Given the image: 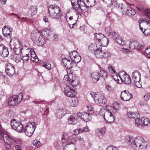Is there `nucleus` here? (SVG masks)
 <instances>
[{
	"instance_id": "7c9ffc66",
	"label": "nucleus",
	"mask_w": 150,
	"mask_h": 150,
	"mask_svg": "<svg viewBox=\"0 0 150 150\" xmlns=\"http://www.w3.org/2000/svg\"><path fill=\"white\" fill-rule=\"evenodd\" d=\"M76 146L72 143H68L62 150H76Z\"/></svg>"
},
{
	"instance_id": "052dcab7",
	"label": "nucleus",
	"mask_w": 150,
	"mask_h": 150,
	"mask_svg": "<svg viewBox=\"0 0 150 150\" xmlns=\"http://www.w3.org/2000/svg\"><path fill=\"white\" fill-rule=\"evenodd\" d=\"M134 83H135V85L138 88H141L142 87V85L140 83V81H136Z\"/></svg>"
},
{
	"instance_id": "bf43d9fd",
	"label": "nucleus",
	"mask_w": 150,
	"mask_h": 150,
	"mask_svg": "<svg viewBox=\"0 0 150 150\" xmlns=\"http://www.w3.org/2000/svg\"><path fill=\"white\" fill-rule=\"evenodd\" d=\"M78 53L76 51L74 50L71 53H69L70 56H76L77 55Z\"/></svg>"
},
{
	"instance_id": "a19ab883",
	"label": "nucleus",
	"mask_w": 150,
	"mask_h": 150,
	"mask_svg": "<svg viewBox=\"0 0 150 150\" xmlns=\"http://www.w3.org/2000/svg\"><path fill=\"white\" fill-rule=\"evenodd\" d=\"M78 100L75 99H73L70 102V105L72 107L76 106L78 105Z\"/></svg>"
},
{
	"instance_id": "6e6d98bb",
	"label": "nucleus",
	"mask_w": 150,
	"mask_h": 150,
	"mask_svg": "<svg viewBox=\"0 0 150 150\" xmlns=\"http://www.w3.org/2000/svg\"><path fill=\"white\" fill-rule=\"evenodd\" d=\"M89 131V128L87 127H84L82 128H80V133H82L83 132H87Z\"/></svg>"
},
{
	"instance_id": "ddd939ff",
	"label": "nucleus",
	"mask_w": 150,
	"mask_h": 150,
	"mask_svg": "<svg viewBox=\"0 0 150 150\" xmlns=\"http://www.w3.org/2000/svg\"><path fill=\"white\" fill-rule=\"evenodd\" d=\"M103 117L106 123H111L113 122L115 118L113 114L109 111L106 110L103 115Z\"/></svg>"
},
{
	"instance_id": "ea45409f",
	"label": "nucleus",
	"mask_w": 150,
	"mask_h": 150,
	"mask_svg": "<svg viewBox=\"0 0 150 150\" xmlns=\"http://www.w3.org/2000/svg\"><path fill=\"white\" fill-rule=\"evenodd\" d=\"M95 36L94 39L98 40V42L102 38L105 37L104 36V35L102 33L95 34Z\"/></svg>"
},
{
	"instance_id": "3c124183",
	"label": "nucleus",
	"mask_w": 150,
	"mask_h": 150,
	"mask_svg": "<svg viewBox=\"0 0 150 150\" xmlns=\"http://www.w3.org/2000/svg\"><path fill=\"white\" fill-rule=\"evenodd\" d=\"M71 20H72V21L74 22H75V20L73 19L71 16H70L67 19V21L68 24H74L72 22H71Z\"/></svg>"
},
{
	"instance_id": "0eeeda50",
	"label": "nucleus",
	"mask_w": 150,
	"mask_h": 150,
	"mask_svg": "<svg viewBox=\"0 0 150 150\" xmlns=\"http://www.w3.org/2000/svg\"><path fill=\"white\" fill-rule=\"evenodd\" d=\"M22 93H20L18 95H14L10 96L8 100V104L10 105L16 106L18 105L23 98Z\"/></svg>"
},
{
	"instance_id": "f8f14e48",
	"label": "nucleus",
	"mask_w": 150,
	"mask_h": 150,
	"mask_svg": "<svg viewBox=\"0 0 150 150\" xmlns=\"http://www.w3.org/2000/svg\"><path fill=\"white\" fill-rule=\"evenodd\" d=\"M108 70L109 72L112 74L111 76L114 80L117 83H120V80H121V77L120 76V74L122 73V71L119 72L118 74H115V71L113 67L110 65L108 67Z\"/></svg>"
},
{
	"instance_id": "72a5a7b5",
	"label": "nucleus",
	"mask_w": 150,
	"mask_h": 150,
	"mask_svg": "<svg viewBox=\"0 0 150 150\" xmlns=\"http://www.w3.org/2000/svg\"><path fill=\"white\" fill-rule=\"evenodd\" d=\"M106 129L105 127L97 129L95 130V133L99 137L100 136H103L105 134V132Z\"/></svg>"
},
{
	"instance_id": "39448f33",
	"label": "nucleus",
	"mask_w": 150,
	"mask_h": 150,
	"mask_svg": "<svg viewBox=\"0 0 150 150\" xmlns=\"http://www.w3.org/2000/svg\"><path fill=\"white\" fill-rule=\"evenodd\" d=\"M63 80L64 82H68L70 84L74 87L76 86L79 83L78 77L72 74L66 75L64 77Z\"/></svg>"
},
{
	"instance_id": "864d4df0",
	"label": "nucleus",
	"mask_w": 150,
	"mask_h": 150,
	"mask_svg": "<svg viewBox=\"0 0 150 150\" xmlns=\"http://www.w3.org/2000/svg\"><path fill=\"white\" fill-rule=\"evenodd\" d=\"M30 51L29 53L28 54V56L29 55H32L34 54L35 55V56H37L36 54H35V52L34 51V50L33 48H31L30 49Z\"/></svg>"
},
{
	"instance_id": "c03bdc74",
	"label": "nucleus",
	"mask_w": 150,
	"mask_h": 150,
	"mask_svg": "<svg viewBox=\"0 0 150 150\" xmlns=\"http://www.w3.org/2000/svg\"><path fill=\"white\" fill-rule=\"evenodd\" d=\"M33 145L36 147L38 148L41 146V143L37 139H35L33 142Z\"/></svg>"
},
{
	"instance_id": "603ef678",
	"label": "nucleus",
	"mask_w": 150,
	"mask_h": 150,
	"mask_svg": "<svg viewBox=\"0 0 150 150\" xmlns=\"http://www.w3.org/2000/svg\"><path fill=\"white\" fill-rule=\"evenodd\" d=\"M105 88L109 92H112L114 90L113 88L109 85L106 84L105 85Z\"/></svg>"
},
{
	"instance_id": "774afa93",
	"label": "nucleus",
	"mask_w": 150,
	"mask_h": 150,
	"mask_svg": "<svg viewBox=\"0 0 150 150\" xmlns=\"http://www.w3.org/2000/svg\"><path fill=\"white\" fill-rule=\"evenodd\" d=\"M15 150H22L21 147L19 145H16L15 147Z\"/></svg>"
},
{
	"instance_id": "1a4fd4ad",
	"label": "nucleus",
	"mask_w": 150,
	"mask_h": 150,
	"mask_svg": "<svg viewBox=\"0 0 150 150\" xmlns=\"http://www.w3.org/2000/svg\"><path fill=\"white\" fill-rule=\"evenodd\" d=\"M19 41L16 38H12L10 41V47L11 50L13 51L14 53L16 55H19L16 52V50H19L20 51Z\"/></svg>"
},
{
	"instance_id": "dca6fc26",
	"label": "nucleus",
	"mask_w": 150,
	"mask_h": 150,
	"mask_svg": "<svg viewBox=\"0 0 150 150\" xmlns=\"http://www.w3.org/2000/svg\"><path fill=\"white\" fill-rule=\"evenodd\" d=\"M94 100L96 104L100 105L104 104L106 102V100L103 95L100 93L96 94Z\"/></svg>"
},
{
	"instance_id": "a18cd8bd",
	"label": "nucleus",
	"mask_w": 150,
	"mask_h": 150,
	"mask_svg": "<svg viewBox=\"0 0 150 150\" xmlns=\"http://www.w3.org/2000/svg\"><path fill=\"white\" fill-rule=\"evenodd\" d=\"M143 118V125L146 126L148 125L150 123V121L147 118Z\"/></svg>"
},
{
	"instance_id": "393cba45",
	"label": "nucleus",
	"mask_w": 150,
	"mask_h": 150,
	"mask_svg": "<svg viewBox=\"0 0 150 150\" xmlns=\"http://www.w3.org/2000/svg\"><path fill=\"white\" fill-rule=\"evenodd\" d=\"M140 73L138 70L134 71L132 74V83L135 82L136 81H140Z\"/></svg>"
},
{
	"instance_id": "a878e982",
	"label": "nucleus",
	"mask_w": 150,
	"mask_h": 150,
	"mask_svg": "<svg viewBox=\"0 0 150 150\" xmlns=\"http://www.w3.org/2000/svg\"><path fill=\"white\" fill-rule=\"evenodd\" d=\"M143 45V44L142 42H138L136 41L132 42L129 45V48L132 49L136 48L137 49H141Z\"/></svg>"
},
{
	"instance_id": "69168bd1",
	"label": "nucleus",
	"mask_w": 150,
	"mask_h": 150,
	"mask_svg": "<svg viewBox=\"0 0 150 150\" xmlns=\"http://www.w3.org/2000/svg\"><path fill=\"white\" fill-rule=\"evenodd\" d=\"M150 52V47H148L145 50V52L146 54H149Z\"/></svg>"
},
{
	"instance_id": "2f4dec72",
	"label": "nucleus",
	"mask_w": 150,
	"mask_h": 150,
	"mask_svg": "<svg viewBox=\"0 0 150 150\" xmlns=\"http://www.w3.org/2000/svg\"><path fill=\"white\" fill-rule=\"evenodd\" d=\"M37 9L36 6H32L29 8L28 12V14L29 16H33L37 13Z\"/></svg>"
},
{
	"instance_id": "79ce46f5",
	"label": "nucleus",
	"mask_w": 150,
	"mask_h": 150,
	"mask_svg": "<svg viewBox=\"0 0 150 150\" xmlns=\"http://www.w3.org/2000/svg\"><path fill=\"white\" fill-rule=\"evenodd\" d=\"M103 3L107 4L108 5L110 6L113 4V0H102Z\"/></svg>"
},
{
	"instance_id": "37998d69",
	"label": "nucleus",
	"mask_w": 150,
	"mask_h": 150,
	"mask_svg": "<svg viewBox=\"0 0 150 150\" xmlns=\"http://www.w3.org/2000/svg\"><path fill=\"white\" fill-rule=\"evenodd\" d=\"M43 66L45 68L48 69H50L51 67L50 63L49 62H44Z\"/></svg>"
},
{
	"instance_id": "f03ea898",
	"label": "nucleus",
	"mask_w": 150,
	"mask_h": 150,
	"mask_svg": "<svg viewBox=\"0 0 150 150\" xmlns=\"http://www.w3.org/2000/svg\"><path fill=\"white\" fill-rule=\"evenodd\" d=\"M48 11L50 16L53 18H59L62 16L60 8L56 5H50Z\"/></svg>"
},
{
	"instance_id": "5701e85b",
	"label": "nucleus",
	"mask_w": 150,
	"mask_h": 150,
	"mask_svg": "<svg viewBox=\"0 0 150 150\" xmlns=\"http://www.w3.org/2000/svg\"><path fill=\"white\" fill-rule=\"evenodd\" d=\"M12 28L9 25H5L2 28V33L5 37H11Z\"/></svg>"
},
{
	"instance_id": "13d9d810",
	"label": "nucleus",
	"mask_w": 150,
	"mask_h": 150,
	"mask_svg": "<svg viewBox=\"0 0 150 150\" xmlns=\"http://www.w3.org/2000/svg\"><path fill=\"white\" fill-rule=\"evenodd\" d=\"M106 150H118L117 148L114 146H108Z\"/></svg>"
},
{
	"instance_id": "4c0bfd02",
	"label": "nucleus",
	"mask_w": 150,
	"mask_h": 150,
	"mask_svg": "<svg viewBox=\"0 0 150 150\" xmlns=\"http://www.w3.org/2000/svg\"><path fill=\"white\" fill-rule=\"evenodd\" d=\"M143 117L141 119H140L139 118L136 119L135 120L136 125L137 127H140L142 125H143Z\"/></svg>"
},
{
	"instance_id": "2eb2a0df",
	"label": "nucleus",
	"mask_w": 150,
	"mask_h": 150,
	"mask_svg": "<svg viewBox=\"0 0 150 150\" xmlns=\"http://www.w3.org/2000/svg\"><path fill=\"white\" fill-rule=\"evenodd\" d=\"M69 136L65 133H63L62 135L61 140L57 141L54 143V145L59 147L62 146L67 142Z\"/></svg>"
},
{
	"instance_id": "c85d7f7f",
	"label": "nucleus",
	"mask_w": 150,
	"mask_h": 150,
	"mask_svg": "<svg viewBox=\"0 0 150 150\" xmlns=\"http://www.w3.org/2000/svg\"><path fill=\"white\" fill-rule=\"evenodd\" d=\"M77 115L76 114L71 115L68 119V122L69 125H75L77 122Z\"/></svg>"
},
{
	"instance_id": "aec40b11",
	"label": "nucleus",
	"mask_w": 150,
	"mask_h": 150,
	"mask_svg": "<svg viewBox=\"0 0 150 150\" xmlns=\"http://www.w3.org/2000/svg\"><path fill=\"white\" fill-rule=\"evenodd\" d=\"M0 135L1 139L4 140L8 145L13 143L15 141L14 139L11 138L8 135L6 134H4L3 132L0 131Z\"/></svg>"
},
{
	"instance_id": "680f3d73",
	"label": "nucleus",
	"mask_w": 150,
	"mask_h": 150,
	"mask_svg": "<svg viewBox=\"0 0 150 150\" xmlns=\"http://www.w3.org/2000/svg\"><path fill=\"white\" fill-rule=\"evenodd\" d=\"M87 107L88 111H90V112H91V113L93 112V111H92V110L93 109V108L92 105H90L88 104L87 105Z\"/></svg>"
},
{
	"instance_id": "7ed1b4c3",
	"label": "nucleus",
	"mask_w": 150,
	"mask_h": 150,
	"mask_svg": "<svg viewBox=\"0 0 150 150\" xmlns=\"http://www.w3.org/2000/svg\"><path fill=\"white\" fill-rule=\"evenodd\" d=\"M73 8L76 11L81 9L82 11L84 12L87 10L88 7L83 0H71Z\"/></svg>"
},
{
	"instance_id": "4d7b16f0",
	"label": "nucleus",
	"mask_w": 150,
	"mask_h": 150,
	"mask_svg": "<svg viewBox=\"0 0 150 150\" xmlns=\"http://www.w3.org/2000/svg\"><path fill=\"white\" fill-rule=\"evenodd\" d=\"M144 99L145 100L147 101L150 98V93H146L144 96Z\"/></svg>"
},
{
	"instance_id": "b1692460",
	"label": "nucleus",
	"mask_w": 150,
	"mask_h": 150,
	"mask_svg": "<svg viewBox=\"0 0 150 150\" xmlns=\"http://www.w3.org/2000/svg\"><path fill=\"white\" fill-rule=\"evenodd\" d=\"M67 113V111L65 108H61L56 110L55 113L56 116L58 119L62 117Z\"/></svg>"
},
{
	"instance_id": "4be33fe9",
	"label": "nucleus",
	"mask_w": 150,
	"mask_h": 150,
	"mask_svg": "<svg viewBox=\"0 0 150 150\" xmlns=\"http://www.w3.org/2000/svg\"><path fill=\"white\" fill-rule=\"evenodd\" d=\"M91 114H89L86 112H83L81 113H78L77 116L79 117H81V118L85 122L91 121Z\"/></svg>"
},
{
	"instance_id": "cd10ccee",
	"label": "nucleus",
	"mask_w": 150,
	"mask_h": 150,
	"mask_svg": "<svg viewBox=\"0 0 150 150\" xmlns=\"http://www.w3.org/2000/svg\"><path fill=\"white\" fill-rule=\"evenodd\" d=\"M91 76L93 81L94 83L96 82L99 80L100 77L99 71H94L91 73Z\"/></svg>"
},
{
	"instance_id": "e2e57ef3",
	"label": "nucleus",
	"mask_w": 150,
	"mask_h": 150,
	"mask_svg": "<svg viewBox=\"0 0 150 150\" xmlns=\"http://www.w3.org/2000/svg\"><path fill=\"white\" fill-rule=\"evenodd\" d=\"M121 51L124 53L127 54L130 52V51H129L127 49L122 48L121 50Z\"/></svg>"
},
{
	"instance_id": "c9c22d12",
	"label": "nucleus",
	"mask_w": 150,
	"mask_h": 150,
	"mask_svg": "<svg viewBox=\"0 0 150 150\" xmlns=\"http://www.w3.org/2000/svg\"><path fill=\"white\" fill-rule=\"evenodd\" d=\"M143 17L144 18L150 22V11L148 9L145 10Z\"/></svg>"
},
{
	"instance_id": "9b49d317",
	"label": "nucleus",
	"mask_w": 150,
	"mask_h": 150,
	"mask_svg": "<svg viewBox=\"0 0 150 150\" xmlns=\"http://www.w3.org/2000/svg\"><path fill=\"white\" fill-rule=\"evenodd\" d=\"M32 35L33 36L32 39L36 42L38 43V45H43L45 43V40L42 35L39 33H36L34 34L32 33Z\"/></svg>"
},
{
	"instance_id": "49530a36",
	"label": "nucleus",
	"mask_w": 150,
	"mask_h": 150,
	"mask_svg": "<svg viewBox=\"0 0 150 150\" xmlns=\"http://www.w3.org/2000/svg\"><path fill=\"white\" fill-rule=\"evenodd\" d=\"M11 59L16 62H18L22 59L21 57H11Z\"/></svg>"
},
{
	"instance_id": "f257e3e1",
	"label": "nucleus",
	"mask_w": 150,
	"mask_h": 150,
	"mask_svg": "<svg viewBox=\"0 0 150 150\" xmlns=\"http://www.w3.org/2000/svg\"><path fill=\"white\" fill-rule=\"evenodd\" d=\"M129 138L128 142H131L133 147L135 150H146L147 143L144 139L140 136L134 138L128 137Z\"/></svg>"
},
{
	"instance_id": "de8ad7c7",
	"label": "nucleus",
	"mask_w": 150,
	"mask_h": 150,
	"mask_svg": "<svg viewBox=\"0 0 150 150\" xmlns=\"http://www.w3.org/2000/svg\"><path fill=\"white\" fill-rule=\"evenodd\" d=\"M72 59H74V62L76 63H78L80 62L81 59V57H72Z\"/></svg>"
},
{
	"instance_id": "f3484780",
	"label": "nucleus",
	"mask_w": 150,
	"mask_h": 150,
	"mask_svg": "<svg viewBox=\"0 0 150 150\" xmlns=\"http://www.w3.org/2000/svg\"><path fill=\"white\" fill-rule=\"evenodd\" d=\"M121 77V82L129 84L132 82V80L130 77L124 71H122V73L120 74V76Z\"/></svg>"
},
{
	"instance_id": "c756f323",
	"label": "nucleus",
	"mask_w": 150,
	"mask_h": 150,
	"mask_svg": "<svg viewBox=\"0 0 150 150\" xmlns=\"http://www.w3.org/2000/svg\"><path fill=\"white\" fill-rule=\"evenodd\" d=\"M108 40L107 38L105 36L102 38L101 39L99 40L98 42L99 43L97 44V45L99 46H101L103 47H105L107 46L109 43Z\"/></svg>"
},
{
	"instance_id": "338daca9",
	"label": "nucleus",
	"mask_w": 150,
	"mask_h": 150,
	"mask_svg": "<svg viewBox=\"0 0 150 150\" xmlns=\"http://www.w3.org/2000/svg\"><path fill=\"white\" fill-rule=\"evenodd\" d=\"M71 22H72V23H74V24H68L70 28H72L73 27L74 25L75 24L76 21H75V22H74V21H72V20H71Z\"/></svg>"
},
{
	"instance_id": "423d86ee",
	"label": "nucleus",
	"mask_w": 150,
	"mask_h": 150,
	"mask_svg": "<svg viewBox=\"0 0 150 150\" xmlns=\"http://www.w3.org/2000/svg\"><path fill=\"white\" fill-rule=\"evenodd\" d=\"M139 26L140 30L145 35H150V23L143 19L139 21Z\"/></svg>"
},
{
	"instance_id": "9d476101",
	"label": "nucleus",
	"mask_w": 150,
	"mask_h": 150,
	"mask_svg": "<svg viewBox=\"0 0 150 150\" xmlns=\"http://www.w3.org/2000/svg\"><path fill=\"white\" fill-rule=\"evenodd\" d=\"M11 125L12 128L17 132H21L23 129L22 124L18 120L15 119L12 120Z\"/></svg>"
},
{
	"instance_id": "6ab92c4d",
	"label": "nucleus",
	"mask_w": 150,
	"mask_h": 150,
	"mask_svg": "<svg viewBox=\"0 0 150 150\" xmlns=\"http://www.w3.org/2000/svg\"><path fill=\"white\" fill-rule=\"evenodd\" d=\"M5 71L7 75L11 77L15 73V68L14 65L11 63L6 65Z\"/></svg>"
},
{
	"instance_id": "f704fd0d",
	"label": "nucleus",
	"mask_w": 150,
	"mask_h": 150,
	"mask_svg": "<svg viewBox=\"0 0 150 150\" xmlns=\"http://www.w3.org/2000/svg\"><path fill=\"white\" fill-rule=\"evenodd\" d=\"M126 14L129 16H134L136 14L135 11L130 7H127L126 9Z\"/></svg>"
},
{
	"instance_id": "a211bd4d",
	"label": "nucleus",
	"mask_w": 150,
	"mask_h": 150,
	"mask_svg": "<svg viewBox=\"0 0 150 150\" xmlns=\"http://www.w3.org/2000/svg\"><path fill=\"white\" fill-rule=\"evenodd\" d=\"M132 98V95L127 91H124L121 93L120 98L122 100L124 101H129Z\"/></svg>"
},
{
	"instance_id": "473e14b6",
	"label": "nucleus",
	"mask_w": 150,
	"mask_h": 150,
	"mask_svg": "<svg viewBox=\"0 0 150 150\" xmlns=\"http://www.w3.org/2000/svg\"><path fill=\"white\" fill-rule=\"evenodd\" d=\"M127 115L129 117L135 120L140 117V115L138 113L129 112H127Z\"/></svg>"
},
{
	"instance_id": "09e8293b",
	"label": "nucleus",
	"mask_w": 150,
	"mask_h": 150,
	"mask_svg": "<svg viewBox=\"0 0 150 150\" xmlns=\"http://www.w3.org/2000/svg\"><path fill=\"white\" fill-rule=\"evenodd\" d=\"M100 76L103 78L106 77L107 76V74L106 72L104 70L100 71Z\"/></svg>"
},
{
	"instance_id": "20e7f679",
	"label": "nucleus",
	"mask_w": 150,
	"mask_h": 150,
	"mask_svg": "<svg viewBox=\"0 0 150 150\" xmlns=\"http://www.w3.org/2000/svg\"><path fill=\"white\" fill-rule=\"evenodd\" d=\"M98 47L97 45H96L95 44L91 43L90 44L88 48V50L89 51L92 53H93L96 55L98 53H100V52L105 54V55L108 56H110L113 55V54L111 52L109 51L106 50H103V51H101V49L100 47Z\"/></svg>"
},
{
	"instance_id": "8fccbe9b",
	"label": "nucleus",
	"mask_w": 150,
	"mask_h": 150,
	"mask_svg": "<svg viewBox=\"0 0 150 150\" xmlns=\"http://www.w3.org/2000/svg\"><path fill=\"white\" fill-rule=\"evenodd\" d=\"M105 32L108 35H110L111 34L112 32L111 28L110 27L106 28L105 29Z\"/></svg>"
},
{
	"instance_id": "0e129e2a",
	"label": "nucleus",
	"mask_w": 150,
	"mask_h": 150,
	"mask_svg": "<svg viewBox=\"0 0 150 150\" xmlns=\"http://www.w3.org/2000/svg\"><path fill=\"white\" fill-rule=\"evenodd\" d=\"M74 132L75 135H78L79 133H81L80 131V128L79 129H76L74 131Z\"/></svg>"
},
{
	"instance_id": "412c9836",
	"label": "nucleus",
	"mask_w": 150,
	"mask_h": 150,
	"mask_svg": "<svg viewBox=\"0 0 150 150\" xmlns=\"http://www.w3.org/2000/svg\"><path fill=\"white\" fill-rule=\"evenodd\" d=\"M64 92L65 94L68 97H74L76 95L74 90L69 86H67L64 88Z\"/></svg>"
},
{
	"instance_id": "4468645a",
	"label": "nucleus",
	"mask_w": 150,
	"mask_h": 150,
	"mask_svg": "<svg viewBox=\"0 0 150 150\" xmlns=\"http://www.w3.org/2000/svg\"><path fill=\"white\" fill-rule=\"evenodd\" d=\"M71 57H68V58L65 57L62 59V62L64 64L67 69H69L74 66V60Z\"/></svg>"
},
{
	"instance_id": "58836bf2",
	"label": "nucleus",
	"mask_w": 150,
	"mask_h": 150,
	"mask_svg": "<svg viewBox=\"0 0 150 150\" xmlns=\"http://www.w3.org/2000/svg\"><path fill=\"white\" fill-rule=\"evenodd\" d=\"M76 141L80 145H83L84 142L83 138L80 136H79L76 138Z\"/></svg>"
},
{
	"instance_id": "6e6552de",
	"label": "nucleus",
	"mask_w": 150,
	"mask_h": 150,
	"mask_svg": "<svg viewBox=\"0 0 150 150\" xmlns=\"http://www.w3.org/2000/svg\"><path fill=\"white\" fill-rule=\"evenodd\" d=\"M37 125L35 122L28 123L25 128V132L26 135L29 137H31L33 134Z\"/></svg>"
},
{
	"instance_id": "5fc2aeb1",
	"label": "nucleus",
	"mask_w": 150,
	"mask_h": 150,
	"mask_svg": "<svg viewBox=\"0 0 150 150\" xmlns=\"http://www.w3.org/2000/svg\"><path fill=\"white\" fill-rule=\"evenodd\" d=\"M30 59L32 61L35 62H38L39 61L38 57H30Z\"/></svg>"
},
{
	"instance_id": "bb28decb",
	"label": "nucleus",
	"mask_w": 150,
	"mask_h": 150,
	"mask_svg": "<svg viewBox=\"0 0 150 150\" xmlns=\"http://www.w3.org/2000/svg\"><path fill=\"white\" fill-rule=\"evenodd\" d=\"M9 52L8 49L3 44L0 45V55L2 56H8Z\"/></svg>"
},
{
	"instance_id": "e433bc0d",
	"label": "nucleus",
	"mask_w": 150,
	"mask_h": 150,
	"mask_svg": "<svg viewBox=\"0 0 150 150\" xmlns=\"http://www.w3.org/2000/svg\"><path fill=\"white\" fill-rule=\"evenodd\" d=\"M115 40L116 42L120 45L123 46L125 44V41L123 40L122 38L120 36H117L115 38Z\"/></svg>"
}]
</instances>
